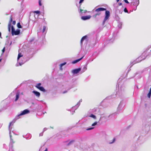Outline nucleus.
Wrapping results in <instances>:
<instances>
[{"label":"nucleus","instance_id":"bb28decb","mask_svg":"<svg viewBox=\"0 0 151 151\" xmlns=\"http://www.w3.org/2000/svg\"><path fill=\"white\" fill-rule=\"evenodd\" d=\"M115 138H114V139H113V141L111 142H109V144H112V143H113V142H114V141H115Z\"/></svg>","mask_w":151,"mask_h":151},{"label":"nucleus","instance_id":"b1692460","mask_svg":"<svg viewBox=\"0 0 151 151\" xmlns=\"http://www.w3.org/2000/svg\"><path fill=\"white\" fill-rule=\"evenodd\" d=\"M97 124V122H95L92 124V126H94L96 125Z\"/></svg>","mask_w":151,"mask_h":151},{"label":"nucleus","instance_id":"2f4dec72","mask_svg":"<svg viewBox=\"0 0 151 151\" xmlns=\"http://www.w3.org/2000/svg\"><path fill=\"white\" fill-rule=\"evenodd\" d=\"M84 0H80L79 1V3L80 4Z\"/></svg>","mask_w":151,"mask_h":151},{"label":"nucleus","instance_id":"473e14b6","mask_svg":"<svg viewBox=\"0 0 151 151\" xmlns=\"http://www.w3.org/2000/svg\"><path fill=\"white\" fill-rule=\"evenodd\" d=\"M93 128H92V127H91V128H88L87 129V130H91V129H93Z\"/></svg>","mask_w":151,"mask_h":151},{"label":"nucleus","instance_id":"393cba45","mask_svg":"<svg viewBox=\"0 0 151 151\" xmlns=\"http://www.w3.org/2000/svg\"><path fill=\"white\" fill-rule=\"evenodd\" d=\"M124 11L125 12H128V11L126 8H125L124 9Z\"/></svg>","mask_w":151,"mask_h":151},{"label":"nucleus","instance_id":"c9c22d12","mask_svg":"<svg viewBox=\"0 0 151 151\" xmlns=\"http://www.w3.org/2000/svg\"><path fill=\"white\" fill-rule=\"evenodd\" d=\"M44 151H48V150H47V148H46L45 150Z\"/></svg>","mask_w":151,"mask_h":151},{"label":"nucleus","instance_id":"9b49d317","mask_svg":"<svg viewBox=\"0 0 151 151\" xmlns=\"http://www.w3.org/2000/svg\"><path fill=\"white\" fill-rule=\"evenodd\" d=\"M87 37V36L86 35L84 36H83L81 38V44L83 42V40Z\"/></svg>","mask_w":151,"mask_h":151},{"label":"nucleus","instance_id":"ddd939ff","mask_svg":"<svg viewBox=\"0 0 151 151\" xmlns=\"http://www.w3.org/2000/svg\"><path fill=\"white\" fill-rule=\"evenodd\" d=\"M151 95V87L150 88V90L149 93L147 94V96L149 98H150V97Z\"/></svg>","mask_w":151,"mask_h":151},{"label":"nucleus","instance_id":"5701e85b","mask_svg":"<svg viewBox=\"0 0 151 151\" xmlns=\"http://www.w3.org/2000/svg\"><path fill=\"white\" fill-rule=\"evenodd\" d=\"M11 23H9L8 24V28H11Z\"/></svg>","mask_w":151,"mask_h":151},{"label":"nucleus","instance_id":"4be33fe9","mask_svg":"<svg viewBox=\"0 0 151 151\" xmlns=\"http://www.w3.org/2000/svg\"><path fill=\"white\" fill-rule=\"evenodd\" d=\"M87 69V68L85 66H84L83 68V71H85Z\"/></svg>","mask_w":151,"mask_h":151},{"label":"nucleus","instance_id":"a19ab883","mask_svg":"<svg viewBox=\"0 0 151 151\" xmlns=\"http://www.w3.org/2000/svg\"><path fill=\"white\" fill-rule=\"evenodd\" d=\"M150 51H151V50H150Z\"/></svg>","mask_w":151,"mask_h":151},{"label":"nucleus","instance_id":"4c0bfd02","mask_svg":"<svg viewBox=\"0 0 151 151\" xmlns=\"http://www.w3.org/2000/svg\"><path fill=\"white\" fill-rule=\"evenodd\" d=\"M1 33L0 32V37H1Z\"/></svg>","mask_w":151,"mask_h":151},{"label":"nucleus","instance_id":"cd10ccee","mask_svg":"<svg viewBox=\"0 0 151 151\" xmlns=\"http://www.w3.org/2000/svg\"><path fill=\"white\" fill-rule=\"evenodd\" d=\"M5 50V47H4L3 48L2 50V53H3L4 52Z\"/></svg>","mask_w":151,"mask_h":151},{"label":"nucleus","instance_id":"7ed1b4c3","mask_svg":"<svg viewBox=\"0 0 151 151\" xmlns=\"http://www.w3.org/2000/svg\"><path fill=\"white\" fill-rule=\"evenodd\" d=\"M29 112V111L27 109H25L22 112H21L20 114L16 116V119H18L19 118V116H20L22 115L25 114H26L28 113Z\"/></svg>","mask_w":151,"mask_h":151},{"label":"nucleus","instance_id":"ea45409f","mask_svg":"<svg viewBox=\"0 0 151 151\" xmlns=\"http://www.w3.org/2000/svg\"><path fill=\"white\" fill-rule=\"evenodd\" d=\"M65 92H63V93H65Z\"/></svg>","mask_w":151,"mask_h":151},{"label":"nucleus","instance_id":"9d476101","mask_svg":"<svg viewBox=\"0 0 151 151\" xmlns=\"http://www.w3.org/2000/svg\"><path fill=\"white\" fill-rule=\"evenodd\" d=\"M19 93H17L16 96V98L15 100V101H17L19 97Z\"/></svg>","mask_w":151,"mask_h":151},{"label":"nucleus","instance_id":"2eb2a0df","mask_svg":"<svg viewBox=\"0 0 151 151\" xmlns=\"http://www.w3.org/2000/svg\"><path fill=\"white\" fill-rule=\"evenodd\" d=\"M17 27L19 28H22V27L20 23L19 22H18L17 24Z\"/></svg>","mask_w":151,"mask_h":151},{"label":"nucleus","instance_id":"412c9836","mask_svg":"<svg viewBox=\"0 0 151 151\" xmlns=\"http://www.w3.org/2000/svg\"><path fill=\"white\" fill-rule=\"evenodd\" d=\"M12 21V16H11L10 17V21H9V23L10 22V23H11Z\"/></svg>","mask_w":151,"mask_h":151},{"label":"nucleus","instance_id":"72a5a7b5","mask_svg":"<svg viewBox=\"0 0 151 151\" xmlns=\"http://www.w3.org/2000/svg\"><path fill=\"white\" fill-rule=\"evenodd\" d=\"M8 29L9 31L10 32L11 31V28H8Z\"/></svg>","mask_w":151,"mask_h":151},{"label":"nucleus","instance_id":"423d86ee","mask_svg":"<svg viewBox=\"0 0 151 151\" xmlns=\"http://www.w3.org/2000/svg\"><path fill=\"white\" fill-rule=\"evenodd\" d=\"M91 17V16L90 15H88L85 16H82L81 17V19L83 20H85L90 19Z\"/></svg>","mask_w":151,"mask_h":151},{"label":"nucleus","instance_id":"c756f323","mask_svg":"<svg viewBox=\"0 0 151 151\" xmlns=\"http://www.w3.org/2000/svg\"><path fill=\"white\" fill-rule=\"evenodd\" d=\"M124 2L126 3H127V4H129V2L128 1H127V0H124Z\"/></svg>","mask_w":151,"mask_h":151},{"label":"nucleus","instance_id":"f257e3e1","mask_svg":"<svg viewBox=\"0 0 151 151\" xmlns=\"http://www.w3.org/2000/svg\"><path fill=\"white\" fill-rule=\"evenodd\" d=\"M20 32V29H18L15 31L13 26H12V36L18 35L19 34Z\"/></svg>","mask_w":151,"mask_h":151},{"label":"nucleus","instance_id":"6e6552de","mask_svg":"<svg viewBox=\"0 0 151 151\" xmlns=\"http://www.w3.org/2000/svg\"><path fill=\"white\" fill-rule=\"evenodd\" d=\"M32 92L37 97H39L40 96V93L39 92L34 91Z\"/></svg>","mask_w":151,"mask_h":151},{"label":"nucleus","instance_id":"0eeeda50","mask_svg":"<svg viewBox=\"0 0 151 151\" xmlns=\"http://www.w3.org/2000/svg\"><path fill=\"white\" fill-rule=\"evenodd\" d=\"M106 10V9L104 8H99L96 9L95 10L96 12H99V11H105Z\"/></svg>","mask_w":151,"mask_h":151},{"label":"nucleus","instance_id":"a878e982","mask_svg":"<svg viewBox=\"0 0 151 151\" xmlns=\"http://www.w3.org/2000/svg\"><path fill=\"white\" fill-rule=\"evenodd\" d=\"M74 141L73 140H72L71 141H70L68 144V145H70L71 143L73 142H74Z\"/></svg>","mask_w":151,"mask_h":151},{"label":"nucleus","instance_id":"4468645a","mask_svg":"<svg viewBox=\"0 0 151 151\" xmlns=\"http://www.w3.org/2000/svg\"><path fill=\"white\" fill-rule=\"evenodd\" d=\"M22 56V54L21 53H19L18 55V56L17 57V60H19V58L21 57Z\"/></svg>","mask_w":151,"mask_h":151},{"label":"nucleus","instance_id":"f704fd0d","mask_svg":"<svg viewBox=\"0 0 151 151\" xmlns=\"http://www.w3.org/2000/svg\"><path fill=\"white\" fill-rule=\"evenodd\" d=\"M122 4L121 3H120L119 4V6H121V5H122Z\"/></svg>","mask_w":151,"mask_h":151},{"label":"nucleus","instance_id":"7c9ffc66","mask_svg":"<svg viewBox=\"0 0 151 151\" xmlns=\"http://www.w3.org/2000/svg\"><path fill=\"white\" fill-rule=\"evenodd\" d=\"M12 24L14 25H15L16 24V21H13Z\"/></svg>","mask_w":151,"mask_h":151},{"label":"nucleus","instance_id":"e433bc0d","mask_svg":"<svg viewBox=\"0 0 151 151\" xmlns=\"http://www.w3.org/2000/svg\"><path fill=\"white\" fill-rule=\"evenodd\" d=\"M116 1L117 2H119V0H116Z\"/></svg>","mask_w":151,"mask_h":151},{"label":"nucleus","instance_id":"39448f33","mask_svg":"<svg viewBox=\"0 0 151 151\" xmlns=\"http://www.w3.org/2000/svg\"><path fill=\"white\" fill-rule=\"evenodd\" d=\"M81 70V68H79L78 69H76L72 70V73L74 74H77Z\"/></svg>","mask_w":151,"mask_h":151},{"label":"nucleus","instance_id":"dca6fc26","mask_svg":"<svg viewBox=\"0 0 151 151\" xmlns=\"http://www.w3.org/2000/svg\"><path fill=\"white\" fill-rule=\"evenodd\" d=\"M66 62H64V63H61L60 64V67L61 68V69H62V66H63V65H65V64H66Z\"/></svg>","mask_w":151,"mask_h":151},{"label":"nucleus","instance_id":"20e7f679","mask_svg":"<svg viewBox=\"0 0 151 151\" xmlns=\"http://www.w3.org/2000/svg\"><path fill=\"white\" fill-rule=\"evenodd\" d=\"M109 16V11L106 10L105 12V16L104 20V22H105L107 19H108Z\"/></svg>","mask_w":151,"mask_h":151},{"label":"nucleus","instance_id":"c85d7f7f","mask_svg":"<svg viewBox=\"0 0 151 151\" xmlns=\"http://www.w3.org/2000/svg\"><path fill=\"white\" fill-rule=\"evenodd\" d=\"M39 5L40 6H41L42 5V4L41 3V1L40 0H39Z\"/></svg>","mask_w":151,"mask_h":151},{"label":"nucleus","instance_id":"58836bf2","mask_svg":"<svg viewBox=\"0 0 151 151\" xmlns=\"http://www.w3.org/2000/svg\"><path fill=\"white\" fill-rule=\"evenodd\" d=\"M1 60L2 59H0V62H1Z\"/></svg>","mask_w":151,"mask_h":151},{"label":"nucleus","instance_id":"a211bd4d","mask_svg":"<svg viewBox=\"0 0 151 151\" xmlns=\"http://www.w3.org/2000/svg\"><path fill=\"white\" fill-rule=\"evenodd\" d=\"M90 117L93 118V119H96V116L93 114H91L90 116Z\"/></svg>","mask_w":151,"mask_h":151},{"label":"nucleus","instance_id":"aec40b11","mask_svg":"<svg viewBox=\"0 0 151 151\" xmlns=\"http://www.w3.org/2000/svg\"><path fill=\"white\" fill-rule=\"evenodd\" d=\"M46 29V27L45 26H44L43 27L42 32L43 33L45 31Z\"/></svg>","mask_w":151,"mask_h":151},{"label":"nucleus","instance_id":"f3484780","mask_svg":"<svg viewBox=\"0 0 151 151\" xmlns=\"http://www.w3.org/2000/svg\"><path fill=\"white\" fill-rule=\"evenodd\" d=\"M33 12L34 13H35L36 14H38L39 15H40V12L39 11H35Z\"/></svg>","mask_w":151,"mask_h":151},{"label":"nucleus","instance_id":"f8f14e48","mask_svg":"<svg viewBox=\"0 0 151 151\" xmlns=\"http://www.w3.org/2000/svg\"><path fill=\"white\" fill-rule=\"evenodd\" d=\"M80 11L81 12V13H85L87 12V10H84L82 9H80Z\"/></svg>","mask_w":151,"mask_h":151},{"label":"nucleus","instance_id":"f03ea898","mask_svg":"<svg viewBox=\"0 0 151 151\" xmlns=\"http://www.w3.org/2000/svg\"><path fill=\"white\" fill-rule=\"evenodd\" d=\"M41 84V83H38L36 85L35 87L39 89L40 91L45 92V90L44 88L42 86H40Z\"/></svg>","mask_w":151,"mask_h":151},{"label":"nucleus","instance_id":"1a4fd4ad","mask_svg":"<svg viewBox=\"0 0 151 151\" xmlns=\"http://www.w3.org/2000/svg\"><path fill=\"white\" fill-rule=\"evenodd\" d=\"M83 58V56L80 59H79L77 60H75L73 61L72 62V64H75V63H77L78 62L80 61V60H81Z\"/></svg>","mask_w":151,"mask_h":151},{"label":"nucleus","instance_id":"6ab92c4d","mask_svg":"<svg viewBox=\"0 0 151 151\" xmlns=\"http://www.w3.org/2000/svg\"><path fill=\"white\" fill-rule=\"evenodd\" d=\"M100 14H101V13H97L96 14H95V15H94L93 16L94 18H96L97 15H99Z\"/></svg>","mask_w":151,"mask_h":151}]
</instances>
